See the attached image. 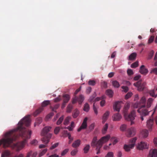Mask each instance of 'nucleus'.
Segmentation results:
<instances>
[{
  "label": "nucleus",
  "instance_id": "nucleus-1",
  "mask_svg": "<svg viewBox=\"0 0 157 157\" xmlns=\"http://www.w3.org/2000/svg\"><path fill=\"white\" fill-rule=\"evenodd\" d=\"M30 124V115H28L23 118L18 123L17 127L5 134V138L0 140V146L2 144L4 148L11 147V144L15 141L17 137L21 136L25 138L22 142L14 144L13 147L16 148V151L21 150L25 146L26 140L30 138L31 131L23 126L24 124L27 127Z\"/></svg>",
  "mask_w": 157,
  "mask_h": 157
},
{
  "label": "nucleus",
  "instance_id": "nucleus-2",
  "mask_svg": "<svg viewBox=\"0 0 157 157\" xmlns=\"http://www.w3.org/2000/svg\"><path fill=\"white\" fill-rule=\"evenodd\" d=\"M146 99L144 97H142L139 102H137L133 104L134 108H139L137 112L140 113L141 115V119L142 121L144 120L143 117L148 115L149 112L147 109H143L145 106Z\"/></svg>",
  "mask_w": 157,
  "mask_h": 157
},
{
  "label": "nucleus",
  "instance_id": "nucleus-3",
  "mask_svg": "<svg viewBox=\"0 0 157 157\" xmlns=\"http://www.w3.org/2000/svg\"><path fill=\"white\" fill-rule=\"evenodd\" d=\"M110 138V136L108 135L102 137L100 139L97 141L96 137H94L91 143V146L93 147H96L95 150L97 151V154L100 153V149L102 146L103 144L107 142Z\"/></svg>",
  "mask_w": 157,
  "mask_h": 157
},
{
  "label": "nucleus",
  "instance_id": "nucleus-4",
  "mask_svg": "<svg viewBox=\"0 0 157 157\" xmlns=\"http://www.w3.org/2000/svg\"><path fill=\"white\" fill-rule=\"evenodd\" d=\"M130 106L129 103H127L125 105L124 110V116L126 120L127 121H131V124L132 125L134 122L132 121L136 117V112L134 110L132 111L131 113L128 115L127 112L128 109Z\"/></svg>",
  "mask_w": 157,
  "mask_h": 157
},
{
  "label": "nucleus",
  "instance_id": "nucleus-5",
  "mask_svg": "<svg viewBox=\"0 0 157 157\" xmlns=\"http://www.w3.org/2000/svg\"><path fill=\"white\" fill-rule=\"evenodd\" d=\"M50 103V101L49 100H46L43 101L42 103L41 106L34 113L33 116H36L43 110L44 107L47 106Z\"/></svg>",
  "mask_w": 157,
  "mask_h": 157
},
{
  "label": "nucleus",
  "instance_id": "nucleus-6",
  "mask_svg": "<svg viewBox=\"0 0 157 157\" xmlns=\"http://www.w3.org/2000/svg\"><path fill=\"white\" fill-rule=\"evenodd\" d=\"M137 138L136 137H134L130 141L131 143L128 145H125L124 146V148L126 151H129L134 146L135 143Z\"/></svg>",
  "mask_w": 157,
  "mask_h": 157
},
{
  "label": "nucleus",
  "instance_id": "nucleus-7",
  "mask_svg": "<svg viewBox=\"0 0 157 157\" xmlns=\"http://www.w3.org/2000/svg\"><path fill=\"white\" fill-rule=\"evenodd\" d=\"M155 112V111L153 112L151 116L149 119L147 121V126L149 129L150 131H151L152 129V127L154 123V121L152 117V116L153 115Z\"/></svg>",
  "mask_w": 157,
  "mask_h": 157
},
{
  "label": "nucleus",
  "instance_id": "nucleus-8",
  "mask_svg": "<svg viewBox=\"0 0 157 157\" xmlns=\"http://www.w3.org/2000/svg\"><path fill=\"white\" fill-rule=\"evenodd\" d=\"M84 100V98L82 95H80L78 97L75 96L72 99V103L73 104L78 102L79 104H81Z\"/></svg>",
  "mask_w": 157,
  "mask_h": 157
},
{
  "label": "nucleus",
  "instance_id": "nucleus-9",
  "mask_svg": "<svg viewBox=\"0 0 157 157\" xmlns=\"http://www.w3.org/2000/svg\"><path fill=\"white\" fill-rule=\"evenodd\" d=\"M146 84V83L145 82L141 83V81H140L136 83H134V85L137 87L138 90L141 91L144 89Z\"/></svg>",
  "mask_w": 157,
  "mask_h": 157
},
{
  "label": "nucleus",
  "instance_id": "nucleus-10",
  "mask_svg": "<svg viewBox=\"0 0 157 157\" xmlns=\"http://www.w3.org/2000/svg\"><path fill=\"white\" fill-rule=\"evenodd\" d=\"M136 133V129L133 127L128 128L127 130V136L128 137L133 136Z\"/></svg>",
  "mask_w": 157,
  "mask_h": 157
},
{
  "label": "nucleus",
  "instance_id": "nucleus-11",
  "mask_svg": "<svg viewBox=\"0 0 157 157\" xmlns=\"http://www.w3.org/2000/svg\"><path fill=\"white\" fill-rule=\"evenodd\" d=\"M88 119L87 117L85 118L83 121V122L80 127V128L78 129V131L80 132L81 130L82 129H85L86 128L87 125V121Z\"/></svg>",
  "mask_w": 157,
  "mask_h": 157
},
{
  "label": "nucleus",
  "instance_id": "nucleus-12",
  "mask_svg": "<svg viewBox=\"0 0 157 157\" xmlns=\"http://www.w3.org/2000/svg\"><path fill=\"white\" fill-rule=\"evenodd\" d=\"M148 148L147 144L145 142H141L138 145L137 148L139 150H143L144 149H147Z\"/></svg>",
  "mask_w": 157,
  "mask_h": 157
},
{
  "label": "nucleus",
  "instance_id": "nucleus-13",
  "mask_svg": "<svg viewBox=\"0 0 157 157\" xmlns=\"http://www.w3.org/2000/svg\"><path fill=\"white\" fill-rule=\"evenodd\" d=\"M52 136L51 134L49 133L46 136H44L42 139V141L44 144H47L49 141L50 139Z\"/></svg>",
  "mask_w": 157,
  "mask_h": 157
},
{
  "label": "nucleus",
  "instance_id": "nucleus-14",
  "mask_svg": "<svg viewBox=\"0 0 157 157\" xmlns=\"http://www.w3.org/2000/svg\"><path fill=\"white\" fill-rule=\"evenodd\" d=\"M122 102V101H117L113 105V109L114 110L119 112L121 108V104Z\"/></svg>",
  "mask_w": 157,
  "mask_h": 157
},
{
  "label": "nucleus",
  "instance_id": "nucleus-15",
  "mask_svg": "<svg viewBox=\"0 0 157 157\" xmlns=\"http://www.w3.org/2000/svg\"><path fill=\"white\" fill-rule=\"evenodd\" d=\"M143 97L144 96H143ZM144 97L145 98L144 96ZM145 98L146 100V98ZM153 100H154V99L151 98H148L147 101L146 105V103H145V106L143 108V109H146V107L147 108H149L151 106L152 104V103ZM146 102V101H145V102Z\"/></svg>",
  "mask_w": 157,
  "mask_h": 157
},
{
  "label": "nucleus",
  "instance_id": "nucleus-16",
  "mask_svg": "<svg viewBox=\"0 0 157 157\" xmlns=\"http://www.w3.org/2000/svg\"><path fill=\"white\" fill-rule=\"evenodd\" d=\"M148 157H157V149H155L151 150Z\"/></svg>",
  "mask_w": 157,
  "mask_h": 157
},
{
  "label": "nucleus",
  "instance_id": "nucleus-17",
  "mask_svg": "<svg viewBox=\"0 0 157 157\" xmlns=\"http://www.w3.org/2000/svg\"><path fill=\"white\" fill-rule=\"evenodd\" d=\"M139 71L141 74L146 75L148 73V71L144 65H142L140 68Z\"/></svg>",
  "mask_w": 157,
  "mask_h": 157
},
{
  "label": "nucleus",
  "instance_id": "nucleus-18",
  "mask_svg": "<svg viewBox=\"0 0 157 157\" xmlns=\"http://www.w3.org/2000/svg\"><path fill=\"white\" fill-rule=\"evenodd\" d=\"M51 127H44L43 129L41 134L42 136H44L47 134L51 129Z\"/></svg>",
  "mask_w": 157,
  "mask_h": 157
},
{
  "label": "nucleus",
  "instance_id": "nucleus-19",
  "mask_svg": "<svg viewBox=\"0 0 157 157\" xmlns=\"http://www.w3.org/2000/svg\"><path fill=\"white\" fill-rule=\"evenodd\" d=\"M113 121H118L121 119L122 117L119 113H116L113 116Z\"/></svg>",
  "mask_w": 157,
  "mask_h": 157
},
{
  "label": "nucleus",
  "instance_id": "nucleus-20",
  "mask_svg": "<svg viewBox=\"0 0 157 157\" xmlns=\"http://www.w3.org/2000/svg\"><path fill=\"white\" fill-rule=\"evenodd\" d=\"M109 112L106 111L102 116V123H104L107 120L109 114Z\"/></svg>",
  "mask_w": 157,
  "mask_h": 157
},
{
  "label": "nucleus",
  "instance_id": "nucleus-21",
  "mask_svg": "<svg viewBox=\"0 0 157 157\" xmlns=\"http://www.w3.org/2000/svg\"><path fill=\"white\" fill-rule=\"evenodd\" d=\"M11 155L10 151L8 150H6L2 154L1 157H8Z\"/></svg>",
  "mask_w": 157,
  "mask_h": 157
},
{
  "label": "nucleus",
  "instance_id": "nucleus-22",
  "mask_svg": "<svg viewBox=\"0 0 157 157\" xmlns=\"http://www.w3.org/2000/svg\"><path fill=\"white\" fill-rule=\"evenodd\" d=\"M63 136L66 137L67 136L68 137V139L70 140L71 139V140H73V138L71 137V135L69 133H68L67 131H64L63 132Z\"/></svg>",
  "mask_w": 157,
  "mask_h": 157
},
{
  "label": "nucleus",
  "instance_id": "nucleus-23",
  "mask_svg": "<svg viewBox=\"0 0 157 157\" xmlns=\"http://www.w3.org/2000/svg\"><path fill=\"white\" fill-rule=\"evenodd\" d=\"M80 140H78L75 141L72 144V146L74 148H76L78 147L80 144Z\"/></svg>",
  "mask_w": 157,
  "mask_h": 157
},
{
  "label": "nucleus",
  "instance_id": "nucleus-24",
  "mask_svg": "<svg viewBox=\"0 0 157 157\" xmlns=\"http://www.w3.org/2000/svg\"><path fill=\"white\" fill-rule=\"evenodd\" d=\"M136 53L135 52L132 53L129 56L128 60H132L135 59L136 57Z\"/></svg>",
  "mask_w": 157,
  "mask_h": 157
},
{
  "label": "nucleus",
  "instance_id": "nucleus-25",
  "mask_svg": "<svg viewBox=\"0 0 157 157\" xmlns=\"http://www.w3.org/2000/svg\"><path fill=\"white\" fill-rule=\"evenodd\" d=\"M63 101L65 103H67L70 99L69 95L67 94H65L63 95Z\"/></svg>",
  "mask_w": 157,
  "mask_h": 157
},
{
  "label": "nucleus",
  "instance_id": "nucleus-26",
  "mask_svg": "<svg viewBox=\"0 0 157 157\" xmlns=\"http://www.w3.org/2000/svg\"><path fill=\"white\" fill-rule=\"evenodd\" d=\"M113 86L115 88H119L120 85L119 82L116 80H113L112 82Z\"/></svg>",
  "mask_w": 157,
  "mask_h": 157
},
{
  "label": "nucleus",
  "instance_id": "nucleus-27",
  "mask_svg": "<svg viewBox=\"0 0 157 157\" xmlns=\"http://www.w3.org/2000/svg\"><path fill=\"white\" fill-rule=\"evenodd\" d=\"M141 134L143 136L144 138H146L148 136V132L147 130L146 129H144L142 131Z\"/></svg>",
  "mask_w": 157,
  "mask_h": 157
},
{
  "label": "nucleus",
  "instance_id": "nucleus-28",
  "mask_svg": "<svg viewBox=\"0 0 157 157\" xmlns=\"http://www.w3.org/2000/svg\"><path fill=\"white\" fill-rule=\"evenodd\" d=\"M106 94L109 97L111 98L113 96V92L112 90L109 89L106 91Z\"/></svg>",
  "mask_w": 157,
  "mask_h": 157
},
{
  "label": "nucleus",
  "instance_id": "nucleus-29",
  "mask_svg": "<svg viewBox=\"0 0 157 157\" xmlns=\"http://www.w3.org/2000/svg\"><path fill=\"white\" fill-rule=\"evenodd\" d=\"M90 109V106L89 104L86 103L84 105L83 110L86 112H88L89 111Z\"/></svg>",
  "mask_w": 157,
  "mask_h": 157
},
{
  "label": "nucleus",
  "instance_id": "nucleus-30",
  "mask_svg": "<svg viewBox=\"0 0 157 157\" xmlns=\"http://www.w3.org/2000/svg\"><path fill=\"white\" fill-rule=\"evenodd\" d=\"M71 119V117H67L65 119L63 122V124L65 125H67L69 123V121Z\"/></svg>",
  "mask_w": 157,
  "mask_h": 157
},
{
  "label": "nucleus",
  "instance_id": "nucleus-31",
  "mask_svg": "<svg viewBox=\"0 0 157 157\" xmlns=\"http://www.w3.org/2000/svg\"><path fill=\"white\" fill-rule=\"evenodd\" d=\"M156 90H152L149 92L150 95L152 97L156 98L157 97V93L155 94Z\"/></svg>",
  "mask_w": 157,
  "mask_h": 157
},
{
  "label": "nucleus",
  "instance_id": "nucleus-32",
  "mask_svg": "<svg viewBox=\"0 0 157 157\" xmlns=\"http://www.w3.org/2000/svg\"><path fill=\"white\" fill-rule=\"evenodd\" d=\"M108 124L107 123L104 126L102 129V132L103 134H105L108 128Z\"/></svg>",
  "mask_w": 157,
  "mask_h": 157
},
{
  "label": "nucleus",
  "instance_id": "nucleus-33",
  "mask_svg": "<svg viewBox=\"0 0 157 157\" xmlns=\"http://www.w3.org/2000/svg\"><path fill=\"white\" fill-rule=\"evenodd\" d=\"M64 118V116H62L61 117H60L59 119L58 120V121L56 122V124L57 125H59L63 121Z\"/></svg>",
  "mask_w": 157,
  "mask_h": 157
},
{
  "label": "nucleus",
  "instance_id": "nucleus-34",
  "mask_svg": "<svg viewBox=\"0 0 157 157\" xmlns=\"http://www.w3.org/2000/svg\"><path fill=\"white\" fill-rule=\"evenodd\" d=\"M127 128V125L125 124H123L120 127V129L122 131H125Z\"/></svg>",
  "mask_w": 157,
  "mask_h": 157
},
{
  "label": "nucleus",
  "instance_id": "nucleus-35",
  "mask_svg": "<svg viewBox=\"0 0 157 157\" xmlns=\"http://www.w3.org/2000/svg\"><path fill=\"white\" fill-rule=\"evenodd\" d=\"M73 106L71 104H69L67 107V111L68 113H70L72 109Z\"/></svg>",
  "mask_w": 157,
  "mask_h": 157
},
{
  "label": "nucleus",
  "instance_id": "nucleus-36",
  "mask_svg": "<svg viewBox=\"0 0 157 157\" xmlns=\"http://www.w3.org/2000/svg\"><path fill=\"white\" fill-rule=\"evenodd\" d=\"M79 114V111L78 110L76 109L74 111V114L73 115V116L74 118H76L78 115Z\"/></svg>",
  "mask_w": 157,
  "mask_h": 157
},
{
  "label": "nucleus",
  "instance_id": "nucleus-37",
  "mask_svg": "<svg viewBox=\"0 0 157 157\" xmlns=\"http://www.w3.org/2000/svg\"><path fill=\"white\" fill-rule=\"evenodd\" d=\"M90 145L89 144L86 145L84 148V152L86 153H87L90 148Z\"/></svg>",
  "mask_w": 157,
  "mask_h": 157
},
{
  "label": "nucleus",
  "instance_id": "nucleus-38",
  "mask_svg": "<svg viewBox=\"0 0 157 157\" xmlns=\"http://www.w3.org/2000/svg\"><path fill=\"white\" fill-rule=\"evenodd\" d=\"M42 121V118L41 117H39L36 119V123L35 124H40Z\"/></svg>",
  "mask_w": 157,
  "mask_h": 157
},
{
  "label": "nucleus",
  "instance_id": "nucleus-39",
  "mask_svg": "<svg viewBox=\"0 0 157 157\" xmlns=\"http://www.w3.org/2000/svg\"><path fill=\"white\" fill-rule=\"evenodd\" d=\"M154 53V52L153 50H151L150 52L147 59H150L152 57L153 54Z\"/></svg>",
  "mask_w": 157,
  "mask_h": 157
},
{
  "label": "nucleus",
  "instance_id": "nucleus-40",
  "mask_svg": "<svg viewBox=\"0 0 157 157\" xmlns=\"http://www.w3.org/2000/svg\"><path fill=\"white\" fill-rule=\"evenodd\" d=\"M47 149L46 148L44 149L41 152L39 153V157H41L43 155L47 152Z\"/></svg>",
  "mask_w": 157,
  "mask_h": 157
},
{
  "label": "nucleus",
  "instance_id": "nucleus-41",
  "mask_svg": "<svg viewBox=\"0 0 157 157\" xmlns=\"http://www.w3.org/2000/svg\"><path fill=\"white\" fill-rule=\"evenodd\" d=\"M96 96V94H95V93H94L93 95H92V96H91L90 97V98L89 100V101L90 102H91L93 101H94V98H95Z\"/></svg>",
  "mask_w": 157,
  "mask_h": 157
},
{
  "label": "nucleus",
  "instance_id": "nucleus-42",
  "mask_svg": "<svg viewBox=\"0 0 157 157\" xmlns=\"http://www.w3.org/2000/svg\"><path fill=\"white\" fill-rule=\"evenodd\" d=\"M154 39V36H151L149 38L148 40V44H150L152 43Z\"/></svg>",
  "mask_w": 157,
  "mask_h": 157
},
{
  "label": "nucleus",
  "instance_id": "nucleus-43",
  "mask_svg": "<svg viewBox=\"0 0 157 157\" xmlns=\"http://www.w3.org/2000/svg\"><path fill=\"white\" fill-rule=\"evenodd\" d=\"M138 66V62L136 61L134 63H133L131 65V67L132 68H135L136 67H137Z\"/></svg>",
  "mask_w": 157,
  "mask_h": 157
},
{
  "label": "nucleus",
  "instance_id": "nucleus-44",
  "mask_svg": "<svg viewBox=\"0 0 157 157\" xmlns=\"http://www.w3.org/2000/svg\"><path fill=\"white\" fill-rule=\"evenodd\" d=\"M54 114L52 113H51L48 115L46 117V120L47 121L50 118H51L53 116Z\"/></svg>",
  "mask_w": 157,
  "mask_h": 157
},
{
  "label": "nucleus",
  "instance_id": "nucleus-45",
  "mask_svg": "<svg viewBox=\"0 0 157 157\" xmlns=\"http://www.w3.org/2000/svg\"><path fill=\"white\" fill-rule=\"evenodd\" d=\"M96 84V82L94 80H90L88 82V84L89 85L94 86Z\"/></svg>",
  "mask_w": 157,
  "mask_h": 157
},
{
  "label": "nucleus",
  "instance_id": "nucleus-46",
  "mask_svg": "<svg viewBox=\"0 0 157 157\" xmlns=\"http://www.w3.org/2000/svg\"><path fill=\"white\" fill-rule=\"evenodd\" d=\"M59 105L57 104L55 105L54 107L51 106L50 108L52 109V110L53 111H55V110L57 109L59 107Z\"/></svg>",
  "mask_w": 157,
  "mask_h": 157
},
{
  "label": "nucleus",
  "instance_id": "nucleus-47",
  "mask_svg": "<svg viewBox=\"0 0 157 157\" xmlns=\"http://www.w3.org/2000/svg\"><path fill=\"white\" fill-rule=\"evenodd\" d=\"M150 73H154L156 75H157V67L152 69L150 72Z\"/></svg>",
  "mask_w": 157,
  "mask_h": 157
},
{
  "label": "nucleus",
  "instance_id": "nucleus-48",
  "mask_svg": "<svg viewBox=\"0 0 157 157\" xmlns=\"http://www.w3.org/2000/svg\"><path fill=\"white\" fill-rule=\"evenodd\" d=\"M60 130V128L59 127H56L54 130V132L55 134H57L59 132Z\"/></svg>",
  "mask_w": 157,
  "mask_h": 157
},
{
  "label": "nucleus",
  "instance_id": "nucleus-49",
  "mask_svg": "<svg viewBox=\"0 0 157 157\" xmlns=\"http://www.w3.org/2000/svg\"><path fill=\"white\" fill-rule=\"evenodd\" d=\"M132 95V93L131 92H128L125 95V98L127 99L130 98Z\"/></svg>",
  "mask_w": 157,
  "mask_h": 157
},
{
  "label": "nucleus",
  "instance_id": "nucleus-50",
  "mask_svg": "<svg viewBox=\"0 0 157 157\" xmlns=\"http://www.w3.org/2000/svg\"><path fill=\"white\" fill-rule=\"evenodd\" d=\"M59 143H56L52 145L50 148L51 150H52L56 147H57L59 145Z\"/></svg>",
  "mask_w": 157,
  "mask_h": 157
},
{
  "label": "nucleus",
  "instance_id": "nucleus-51",
  "mask_svg": "<svg viewBox=\"0 0 157 157\" xmlns=\"http://www.w3.org/2000/svg\"><path fill=\"white\" fill-rule=\"evenodd\" d=\"M113 152H108L107 155H105V157H113Z\"/></svg>",
  "mask_w": 157,
  "mask_h": 157
},
{
  "label": "nucleus",
  "instance_id": "nucleus-52",
  "mask_svg": "<svg viewBox=\"0 0 157 157\" xmlns=\"http://www.w3.org/2000/svg\"><path fill=\"white\" fill-rule=\"evenodd\" d=\"M111 140L112 141H113V145L115 144L118 142L117 140V138L115 137H112V138H111Z\"/></svg>",
  "mask_w": 157,
  "mask_h": 157
},
{
  "label": "nucleus",
  "instance_id": "nucleus-53",
  "mask_svg": "<svg viewBox=\"0 0 157 157\" xmlns=\"http://www.w3.org/2000/svg\"><path fill=\"white\" fill-rule=\"evenodd\" d=\"M77 152L78 150L77 149L73 150L71 153V155L72 156L75 155L77 154Z\"/></svg>",
  "mask_w": 157,
  "mask_h": 157
},
{
  "label": "nucleus",
  "instance_id": "nucleus-54",
  "mask_svg": "<svg viewBox=\"0 0 157 157\" xmlns=\"http://www.w3.org/2000/svg\"><path fill=\"white\" fill-rule=\"evenodd\" d=\"M101 85L103 87L106 88L107 87V83L105 81H103L101 83Z\"/></svg>",
  "mask_w": 157,
  "mask_h": 157
},
{
  "label": "nucleus",
  "instance_id": "nucleus-55",
  "mask_svg": "<svg viewBox=\"0 0 157 157\" xmlns=\"http://www.w3.org/2000/svg\"><path fill=\"white\" fill-rule=\"evenodd\" d=\"M68 150H69L68 149H65L62 152L61 155L62 156H64L68 152Z\"/></svg>",
  "mask_w": 157,
  "mask_h": 157
},
{
  "label": "nucleus",
  "instance_id": "nucleus-56",
  "mask_svg": "<svg viewBox=\"0 0 157 157\" xmlns=\"http://www.w3.org/2000/svg\"><path fill=\"white\" fill-rule=\"evenodd\" d=\"M122 88L123 89V91L125 92H127L128 90V88L126 86H122Z\"/></svg>",
  "mask_w": 157,
  "mask_h": 157
},
{
  "label": "nucleus",
  "instance_id": "nucleus-57",
  "mask_svg": "<svg viewBox=\"0 0 157 157\" xmlns=\"http://www.w3.org/2000/svg\"><path fill=\"white\" fill-rule=\"evenodd\" d=\"M127 72L128 75H131L133 74V72L131 69H128L127 71Z\"/></svg>",
  "mask_w": 157,
  "mask_h": 157
},
{
  "label": "nucleus",
  "instance_id": "nucleus-58",
  "mask_svg": "<svg viewBox=\"0 0 157 157\" xmlns=\"http://www.w3.org/2000/svg\"><path fill=\"white\" fill-rule=\"evenodd\" d=\"M93 110H94L95 113L96 115H97L98 113V110H97V109L96 108V107L94 106V103L93 105Z\"/></svg>",
  "mask_w": 157,
  "mask_h": 157
},
{
  "label": "nucleus",
  "instance_id": "nucleus-59",
  "mask_svg": "<svg viewBox=\"0 0 157 157\" xmlns=\"http://www.w3.org/2000/svg\"><path fill=\"white\" fill-rule=\"evenodd\" d=\"M61 128L62 129H64V128H65V129H66V128H67L68 129V130H69V131H71L72 130H73V128L71 127H70V126H69L67 127H64V128H63V127H61Z\"/></svg>",
  "mask_w": 157,
  "mask_h": 157
},
{
  "label": "nucleus",
  "instance_id": "nucleus-60",
  "mask_svg": "<svg viewBox=\"0 0 157 157\" xmlns=\"http://www.w3.org/2000/svg\"><path fill=\"white\" fill-rule=\"evenodd\" d=\"M91 90L92 89L91 87H88L86 89V92L88 94H89L91 91Z\"/></svg>",
  "mask_w": 157,
  "mask_h": 157
},
{
  "label": "nucleus",
  "instance_id": "nucleus-61",
  "mask_svg": "<svg viewBox=\"0 0 157 157\" xmlns=\"http://www.w3.org/2000/svg\"><path fill=\"white\" fill-rule=\"evenodd\" d=\"M37 143V141L36 140H32L31 142V144L33 145H36Z\"/></svg>",
  "mask_w": 157,
  "mask_h": 157
},
{
  "label": "nucleus",
  "instance_id": "nucleus-62",
  "mask_svg": "<svg viewBox=\"0 0 157 157\" xmlns=\"http://www.w3.org/2000/svg\"><path fill=\"white\" fill-rule=\"evenodd\" d=\"M60 97L59 96V97H58L57 98H55L54 100V102H58L59 101L61 100V99Z\"/></svg>",
  "mask_w": 157,
  "mask_h": 157
},
{
  "label": "nucleus",
  "instance_id": "nucleus-63",
  "mask_svg": "<svg viewBox=\"0 0 157 157\" xmlns=\"http://www.w3.org/2000/svg\"><path fill=\"white\" fill-rule=\"evenodd\" d=\"M114 75V73L113 72H111L109 73L108 75V77L109 78H112L113 77Z\"/></svg>",
  "mask_w": 157,
  "mask_h": 157
},
{
  "label": "nucleus",
  "instance_id": "nucleus-64",
  "mask_svg": "<svg viewBox=\"0 0 157 157\" xmlns=\"http://www.w3.org/2000/svg\"><path fill=\"white\" fill-rule=\"evenodd\" d=\"M154 143L155 146L157 147V138H155L154 139Z\"/></svg>",
  "mask_w": 157,
  "mask_h": 157
}]
</instances>
